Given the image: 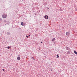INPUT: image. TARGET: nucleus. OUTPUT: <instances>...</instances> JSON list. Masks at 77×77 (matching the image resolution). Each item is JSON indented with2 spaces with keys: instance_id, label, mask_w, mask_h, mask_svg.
Instances as JSON below:
<instances>
[{
  "instance_id": "obj_6",
  "label": "nucleus",
  "mask_w": 77,
  "mask_h": 77,
  "mask_svg": "<svg viewBox=\"0 0 77 77\" xmlns=\"http://www.w3.org/2000/svg\"><path fill=\"white\" fill-rule=\"evenodd\" d=\"M7 35H10V32H7Z\"/></svg>"
},
{
  "instance_id": "obj_10",
  "label": "nucleus",
  "mask_w": 77,
  "mask_h": 77,
  "mask_svg": "<svg viewBox=\"0 0 77 77\" xmlns=\"http://www.w3.org/2000/svg\"><path fill=\"white\" fill-rule=\"evenodd\" d=\"M66 54H70V52H69V51H67V52L66 53Z\"/></svg>"
},
{
  "instance_id": "obj_15",
  "label": "nucleus",
  "mask_w": 77,
  "mask_h": 77,
  "mask_svg": "<svg viewBox=\"0 0 77 77\" xmlns=\"http://www.w3.org/2000/svg\"><path fill=\"white\" fill-rule=\"evenodd\" d=\"M75 11H77V8H75Z\"/></svg>"
},
{
  "instance_id": "obj_12",
  "label": "nucleus",
  "mask_w": 77,
  "mask_h": 77,
  "mask_svg": "<svg viewBox=\"0 0 77 77\" xmlns=\"http://www.w3.org/2000/svg\"><path fill=\"white\" fill-rule=\"evenodd\" d=\"M59 55L57 54V58H59Z\"/></svg>"
},
{
  "instance_id": "obj_18",
  "label": "nucleus",
  "mask_w": 77,
  "mask_h": 77,
  "mask_svg": "<svg viewBox=\"0 0 77 77\" xmlns=\"http://www.w3.org/2000/svg\"><path fill=\"white\" fill-rule=\"evenodd\" d=\"M60 11H63V10H62V9H60Z\"/></svg>"
},
{
  "instance_id": "obj_19",
  "label": "nucleus",
  "mask_w": 77,
  "mask_h": 77,
  "mask_svg": "<svg viewBox=\"0 0 77 77\" xmlns=\"http://www.w3.org/2000/svg\"><path fill=\"white\" fill-rule=\"evenodd\" d=\"M8 25H9V23H9V22H8Z\"/></svg>"
},
{
  "instance_id": "obj_16",
  "label": "nucleus",
  "mask_w": 77,
  "mask_h": 77,
  "mask_svg": "<svg viewBox=\"0 0 77 77\" xmlns=\"http://www.w3.org/2000/svg\"><path fill=\"white\" fill-rule=\"evenodd\" d=\"M26 38H29V35H26Z\"/></svg>"
},
{
  "instance_id": "obj_27",
  "label": "nucleus",
  "mask_w": 77,
  "mask_h": 77,
  "mask_svg": "<svg viewBox=\"0 0 77 77\" xmlns=\"http://www.w3.org/2000/svg\"><path fill=\"white\" fill-rule=\"evenodd\" d=\"M65 53H66V52H65Z\"/></svg>"
},
{
  "instance_id": "obj_7",
  "label": "nucleus",
  "mask_w": 77,
  "mask_h": 77,
  "mask_svg": "<svg viewBox=\"0 0 77 77\" xmlns=\"http://www.w3.org/2000/svg\"><path fill=\"white\" fill-rule=\"evenodd\" d=\"M55 38H54L53 39H52V42H54V40H55Z\"/></svg>"
},
{
  "instance_id": "obj_14",
  "label": "nucleus",
  "mask_w": 77,
  "mask_h": 77,
  "mask_svg": "<svg viewBox=\"0 0 77 77\" xmlns=\"http://www.w3.org/2000/svg\"><path fill=\"white\" fill-rule=\"evenodd\" d=\"M10 48H11V46H8L7 47V48H8V49H9Z\"/></svg>"
},
{
  "instance_id": "obj_8",
  "label": "nucleus",
  "mask_w": 77,
  "mask_h": 77,
  "mask_svg": "<svg viewBox=\"0 0 77 77\" xmlns=\"http://www.w3.org/2000/svg\"><path fill=\"white\" fill-rule=\"evenodd\" d=\"M21 25L22 26H24V25L23 24V22H22L21 23Z\"/></svg>"
},
{
  "instance_id": "obj_20",
  "label": "nucleus",
  "mask_w": 77,
  "mask_h": 77,
  "mask_svg": "<svg viewBox=\"0 0 77 77\" xmlns=\"http://www.w3.org/2000/svg\"><path fill=\"white\" fill-rule=\"evenodd\" d=\"M2 70H3V71H5V69H3Z\"/></svg>"
},
{
  "instance_id": "obj_5",
  "label": "nucleus",
  "mask_w": 77,
  "mask_h": 77,
  "mask_svg": "<svg viewBox=\"0 0 77 77\" xmlns=\"http://www.w3.org/2000/svg\"><path fill=\"white\" fill-rule=\"evenodd\" d=\"M17 59L18 60H20V59H21V58H20V57H17Z\"/></svg>"
},
{
  "instance_id": "obj_11",
  "label": "nucleus",
  "mask_w": 77,
  "mask_h": 77,
  "mask_svg": "<svg viewBox=\"0 0 77 77\" xmlns=\"http://www.w3.org/2000/svg\"><path fill=\"white\" fill-rule=\"evenodd\" d=\"M46 5L47 3H45L43 4V5H44V6H46Z\"/></svg>"
},
{
  "instance_id": "obj_13",
  "label": "nucleus",
  "mask_w": 77,
  "mask_h": 77,
  "mask_svg": "<svg viewBox=\"0 0 77 77\" xmlns=\"http://www.w3.org/2000/svg\"><path fill=\"white\" fill-rule=\"evenodd\" d=\"M2 18H0V22H2Z\"/></svg>"
},
{
  "instance_id": "obj_24",
  "label": "nucleus",
  "mask_w": 77,
  "mask_h": 77,
  "mask_svg": "<svg viewBox=\"0 0 77 77\" xmlns=\"http://www.w3.org/2000/svg\"><path fill=\"white\" fill-rule=\"evenodd\" d=\"M47 9H49V8H48Z\"/></svg>"
},
{
  "instance_id": "obj_9",
  "label": "nucleus",
  "mask_w": 77,
  "mask_h": 77,
  "mask_svg": "<svg viewBox=\"0 0 77 77\" xmlns=\"http://www.w3.org/2000/svg\"><path fill=\"white\" fill-rule=\"evenodd\" d=\"M74 53H75V54H76L77 55V52H76V51H74Z\"/></svg>"
},
{
  "instance_id": "obj_2",
  "label": "nucleus",
  "mask_w": 77,
  "mask_h": 77,
  "mask_svg": "<svg viewBox=\"0 0 77 77\" xmlns=\"http://www.w3.org/2000/svg\"><path fill=\"white\" fill-rule=\"evenodd\" d=\"M2 17L3 18H6L7 17V14L5 15L4 14L2 15Z\"/></svg>"
},
{
  "instance_id": "obj_22",
  "label": "nucleus",
  "mask_w": 77,
  "mask_h": 77,
  "mask_svg": "<svg viewBox=\"0 0 77 77\" xmlns=\"http://www.w3.org/2000/svg\"><path fill=\"white\" fill-rule=\"evenodd\" d=\"M5 23H6V20H5Z\"/></svg>"
},
{
  "instance_id": "obj_4",
  "label": "nucleus",
  "mask_w": 77,
  "mask_h": 77,
  "mask_svg": "<svg viewBox=\"0 0 77 77\" xmlns=\"http://www.w3.org/2000/svg\"><path fill=\"white\" fill-rule=\"evenodd\" d=\"M44 18L45 19L47 20V19H48V16L47 15H45V16Z\"/></svg>"
},
{
  "instance_id": "obj_17",
  "label": "nucleus",
  "mask_w": 77,
  "mask_h": 77,
  "mask_svg": "<svg viewBox=\"0 0 77 77\" xmlns=\"http://www.w3.org/2000/svg\"><path fill=\"white\" fill-rule=\"evenodd\" d=\"M33 59V60H35V59L34 58V57H32V58H31V59Z\"/></svg>"
},
{
  "instance_id": "obj_28",
  "label": "nucleus",
  "mask_w": 77,
  "mask_h": 77,
  "mask_svg": "<svg viewBox=\"0 0 77 77\" xmlns=\"http://www.w3.org/2000/svg\"><path fill=\"white\" fill-rule=\"evenodd\" d=\"M6 24H5V25H6Z\"/></svg>"
},
{
  "instance_id": "obj_1",
  "label": "nucleus",
  "mask_w": 77,
  "mask_h": 77,
  "mask_svg": "<svg viewBox=\"0 0 77 77\" xmlns=\"http://www.w3.org/2000/svg\"><path fill=\"white\" fill-rule=\"evenodd\" d=\"M66 50H68V51H71V50L69 47H66Z\"/></svg>"
},
{
  "instance_id": "obj_25",
  "label": "nucleus",
  "mask_w": 77,
  "mask_h": 77,
  "mask_svg": "<svg viewBox=\"0 0 77 77\" xmlns=\"http://www.w3.org/2000/svg\"><path fill=\"white\" fill-rule=\"evenodd\" d=\"M41 42V43H42V42Z\"/></svg>"
},
{
  "instance_id": "obj_26",
  "label": "nucleus",
  "mask_w": 77,
  "mask_h": 77,
  "mask_svg": "<svg viewBox=\"0 0 77 77\" xmlns=\"http://www.w3.org/2000/svg\"><path fill=\"white\" fill-rule=\"evenodd\" d=\"M51 71H52V69H51Z\"/></svg>"
},
{
  "instance_id": "obj_21",
  "label": "nucleus",
  "mask_w": 77,
  "mask_h": 77,
  "mask_svg": "<svg viewBox=\"0 0 77 77\" xmlns=\"http://www.w3.org/2000/svg\"><path fill=\"white\" fill-rule=\"evenodd\" d=\"M54 44H56V42H54Z\"/></svg>"
},
{
  "instance_id": "obj_23",
  "label": "nucleus",
  "mask_w": 77,
  "mask_h": 77,
  "mask_svg": "<svg viewBox=\"0 0 77 77\" xmlns=\"http://www.w3.org/2000/svg\"><path fill=\"white\" fill-rule=\"evenodd\" d=\"M29 36H30V35H29Z\"/></svg>"
},
{
  "instance_id": "obj_3",
  "label": "nucleus",
  "mask_w": 77,
  "mask_h": 77,
  "mask_svg": "<svg viewBox=\"0 0 77 77\" xmlns=\"http://www.w3.org/2000/svg\"><path fill=\"white\" fill-rule=\"evenodd\" d=\"M66 35L67 36H69V32H67L66 34Z\"/></svg>"
}]
</instances>
